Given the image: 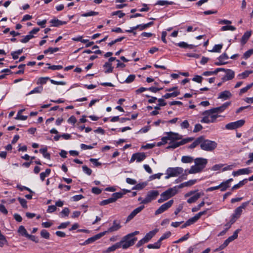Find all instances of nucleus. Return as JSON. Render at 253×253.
I'll return each mask as SVG.
<instances>
[{"instance_id":"obj_12","label":"nucleus","mask_w":253,"mask_h":253,"mask_svg":"<svg viewBox=\"0 0 253 253\" xmlns=\"http://www.w3.org/2000/svg\"><path fill=\"white\" fill-rule=\"evenodd\" d=\"M144 209V206H141L134 209L127 216L126 222H129L138 213L141 212Z\"/></svg>"},{"instance_id":"obj_24","label":"nucleus","mask_w":253,"mask_h":253,"mask_svg":"<svg viewBox=\"0 0 253 253\" xmlns=\"http://www.w3.org/2000/svg\"><path fill=\"white\" fill-rule=\"evenodd\" d=\"M176 44L179 47L184 48H188L190 49H193L194 47H195V46L194 45L188 44L186 42H180L179 43H177Z\"/></svg>"},{"instance_id":"obj_62","label":"nucleus","mask_w":253,"mask_h":253,"mask_svg":"<svg viewBox=\"0 0 253 253\" xmlns=\"http://www.w3.org/2000/svg\"><path fill=\"white\" fill-rule=\"evenodd\" d=\"M205 116L201 120V122L202 123L209 124L211 123L210 118L208 115H204Z\"/></svg>"},{"instance_id":"obj_56","label":"nucleus","mask_w":253,"mask_h":253,"mask_svg":"<svg viewBox=\"0 0 253 253\" xmlns=\"http://www.w3.org/2000/svg\"><path fill=\"white\" fill-rule=\"evenodd\" d=\"M47 65H49L48 69L52 70H60L63 68V66L61 65H51L50 66L49 64H47Z\"/></svg>"},{"instance_id":"obj_31","label":"nucleus","mask_w":253,"mask_h":253,"mask_svg":"<svg viewBox=\"0 0 253 253\" xmlns=\"http://www.w3.org/2000/svg\"><path fill=\"white\" fill-rule=\"evenodd\" d=\"M18 232L20 235H21L22 236H24L26 237H27L29 235L25 227L22 225L20 226L19 227Z\"/></svg>"},{"instance_id":"obj_58","label":"nucleus","mask_w":253,"mask_h":253,"mask_svg":"<svg viewBox=\"0 0 253 253\" xmlns=\"http://www.w3.org/2000/svg\"><path fill=\"white\" fill-rule=\"evenodd\" d=\"M70 212V210L68 208H64L62 211L61 212V214H62V216H68Z\"/></svg>"},{"instance_id":"obj_5","label":"nucleus","mask_w":253,"mask_h":253,"mask_svg":"<svg viewBox=\"0 0 253 253\" xmlns=\"http://www.w3.org/2000/svg\"><path fill=\"white\" fill-rule=\"evenodd\" d=\"M249 203V202L243 203L240 207L235 209L234 211V213L232 214L230 219L231 224H233L234 222H235L236 220L240 217L243 212V210L246 208Z\"/></svg>"},{"instance_id":"obj_10","label":"nucleus","mask_w":253,"mask_h":253,"mask_svg":"<svg viewBox=\"0 0 253 253\" xmlns=\"http://www.w3.org/2000/svg\"><path fill=\"white\" fill-rule=\"evenodd\" d=\"M146 157L145 154L143 152L134 153L132 155L130 160V163H132L134 161L136 162L139 163L143 161Z\"/></svg>"},{"instance_id":"obj_4","label":"nucleus","mask_w":253,"mask_h":253,"mask_svg":"<svg viewBox=\"0 0 253 253\" xmlns=\"http://www.w3.org/2000/svg\"><path fill=\"white\" fill-rule=\"evenodd\" d=\"M184 171L181 167L169 168L166 172L165 179H168L171 177H177L182 174Z\"/></svg>"},{"instance_id":"obj_41","label":"nucleus","mask_w":253,"mask_h":253,"mask_svg":"<svg viewBox=\"0 0 253 253\" xmlns=\"http://www.w3.org/2000/svg\"><path fill=\"white\" fill-rule=\"evenodd\" d=\"M43 90V87L42 86H37L31 90L29 94H31L36 93H41Z\"/></svg>"},{"instance_id":"obj_42","label":"nucleus","mask_w":253,"mask_h":253,"mask_svg":"<svg viewBox=\"0 0 253 253\" xmlns=\"http://www.w3.org/2000/svg\"><path fill=\"white\" fill-rule=\"evenodd\" d=\"M222 47V44H215L212 49L211 50V52H220L221 51V49Z\"/></svg>"},{"instance_id":"obj_44","label":"nucleus","mask_w":253,"mask_h":253,"mask_svg":"<svg viewBox=\"0 0 253 253\" xmlns=\"http://www.w3.org/2000/svg\"><path fill=\"white\" fill-rule=\"evenodd\" d=\"M235 30H236V28L234 26H231V25L224 26L222 27L221 28V31H227V30H230L232 31H234Z\"/></svg>"},{"instance_id":"obj_26","label":"nucleus","mask_w":253,"mask_h":253,"mask_svg":"<svg viewBox=\"0 0 253 253\" xmlns=\"http://www.w3.org/2000/svg\"><path fill=\"white\" fill-rule=\"evenodd\" d=\"M248 179H244L242 181H240L238 184L234 185L232 188V190H235L240 188L241 187L244 185L246 183H247Z\"/></svg>"},{"instance_id":"obj_7","label":"nucleus","mask_w":253,"mask_h":253,"mask_svg":"<svg viewBox=\"0 0 253 253\" xmlns=\"http://www.w3.org/2000/svg\"><path fill=\"white\" fill-rule=\"evenodd\" d=\"M159 195L157 190H151L148 191L144 199L140 202L141 204H147L150 203L153 200H155Z\"/></svg>"},{"instance_id":"obj_34","label":"nucleus","mask_w":253,"mask_h":253,"mask_svg":"<svg viewBox=\"0 0 253 253\" xmlns=\"http://www.w3.org/2000/svg\"><path fill=\"white\" fill-rule=\"evenodd\" d=\"M239 170L240 175L249 174L252 172L250 168L239 169Z\"/></svg>"},{"instance_id":"obj_46","label":"nucleus","mask_w":253,"mask_h":253,"mask_svg":"<svg viewBox=\"0 0 253 253\" xmlns=\"http://www.w3.org/2000/svg\"><path fill=\"white\" fill-rule=\"evenodd\" d=\"M253 85V83L251 84H248L246 87L242 88L240 89V95H241L245 92H246L249 89H250L252 86Z\"/></svg>"},{"instance_id":"obj_18","label":"nucleus","mask_w":253,"mask_h":253,"mask_svg":"<svg viewBox=\"0 0 253 253\" xmlns=\"http://www.w3.org/2000/svg\"><path fill=\"white\" fill-rule=\"evenodd\" d=\"M50 23L51 24V26L53 27H59L66 24V22L60 21L56 18L51 20Z\"/></svg>"},{"instance_id":"obj_1","label":"nucleus","mask_w":253,"mask_h":253,"mask_svg":"<svg viewBox=\"0 0 253 253\" xmlns=\"http://www.w3.org/2000/svg\"><path fill=\"white\" fill-rule=\"evenodd\" d=\"M195 165L191 167L188 173L194 174L201 172L206 167L208 160L203 158H197L194 160Z\"/></svg>"},{"instance_id":"obj_64","label":"nucleus","mask_w":253,"mask_h":253,"mask_svg":"<svg viewBox=\"0 0 253 253\" xmlns=\"http://www.w3.org/2000/svg\"><path fill=\"white\" fill-rule=\"evenodd\" d=\"M203 128L202 126L200 124H196L193 129L194 132H197Z\"/></svg>"},{"instance_id":"obj_40","label":"nucleus","mask_w":253,"mask_h":253,"mask_svg":"<svg viewBox=\"0 0 253 253\" xmlns=\"http://www.w3.org/2000/svg\"><path fill=\"white\" fill-rule=\"evenodd\" d=\"M50 80V79L49 77H41L40 78L38 81L37 84H46L47 81Z\"/></svg>"},{"instance_id":"obj_11","label":"nucleus","mask_w":253,"mask_h":253,"mask_svg":"<svg viewBox=\"0 0 253 253\" xmlns=\"http://www.w3.org/2000/svg\"><path fill=\"white\" fill-rule=\"evenodd\" d=\"M202 114L203 115H208L210 118V121L212 123L215 122L216 119L220 116V115H218L217 114H216V113L212 112L211 109H210L204 111Z\"/></svg>"},{"instance_id":"obj_35","label":"nucleus","mask_w":253,"mask_h":253,"mask_svg":"<svg viewBox=\"0 0 253 253\" xmlns=\"http://www.w3.org/2000/svg\"><path fill=\"white\" fill-rule=\"evenodd\" d=\"M193 161L192 157L188 156H184L181 158V162L183 163H191Z\"/></svg>"},{"instance_id":"obj_38","label":"nucleus","mask_w":253,"mask_h":253,"mask_svg":"<svg viewBox=\"0 0 253 253\" xmlns=\"http://www.w3.org/2000/svg\"><path fill=\"white\" fill-rule=\"evenodd\" d=\"M240 229H237L233 233V235L230 237H229L228 238H227V240L229 241V242H231L232 241H234L235 239H237L238 237V233L240 231Z\"/></svg>"},{"instance_id":"obj_14","label":"nucleus","mask_w":253,"mask_h":253,"mask_svg":"<svg viewBox=\"0 0 253 253\" xmlns=\"http://www.w3.org/2000/svg\"><path fill=\"white\" fill-rule=\"evenodd\" d=\"M235 76V73L233 71L230 69H227L226 70V75L222 78L223 82L229 81L234 78Z\"/></svg>"},{"instance_id":"obj_25","label":"nucleus","mask_w":253,"mask_h":253,"mask_svg":"<svg viewBox=\"0 0 253 253\" xmlns=\"http://www.w3.org/2000/svg\"><path fill=\"white\" fill-rule=\"evenodd\" d=\"M40 152L42 154L44 158L48 160L50 159V155L47 152V149L46 147L40 149Z\"/></svg>"},{"instance_id":"obj_63","label":"nucleus","mask_w":253,"mask_h":253,"mask_svg":"<svg viewBox=\"0 0 253 253\" xmlns=\"http://www.w3.org/2000/svg\"><path fill=\"white\" fill-rule=\"evenodd\" d=\"M70 222L69 221L63 222L57 227V228L59 229H65L67 227V226L70 224Z\"/></svg>"},{"instance_id":"obj_15","label":"nucleus","mask_w":253,"mask_h":253,"mask_svg":"<svg viewBox=\"0 0 253 253\" xmlns=\"http://www.w3.org/2000/svg\"><path fill=\"white\" fill-rule=\"evenodd\" d=\"M232 94L229 90H225L219 93L218 98L225 100L230 98Z\"/></svg>"},{"instance_id":"obj_27","label":"nucleus","mask_w":253,"mask_h":253,"mask_svg":"<svg viewBox=\"0 0 253 253\" xmlns=\"http://www.w3.org/2000/svg\"><path fill=\"white\" fill-rule=\"evenodd\" d=\"M103 68H106L105 71V73H110L113 72V68L112 67V64L109 62H106L103 65Z\"/></svg>"},{"instance_id":"obj_23","label":"nucleus","mask_w":253,"mask_h":253,"mask_svg":"<svg viewBox=\"0 0 253 253\" xmlns=\"http://www.w3.org/2000/svg\"><path fill=\"white\" fill-rule=\"evenodd\" d=\"M202 140V136L197 138L189 146V148L193 149L195 148L197 145H200Z\"/></svg>"},{"instance_id":"obj_6","label":"nucleus","mask_w":253,"mask_h":253,"mask_svg":"<svg viewBox=\"0 0 253 253\" xmlns=\"http://www.w3.org/2000/svg\"><path fill=\"white\" fill-rule=\"evenodd\" d=\"M137 238L136 237L130 238V237H126V235L123 238L119 243H120V248L122 247L123 249H126L133 246Z\"/></svg>"},{"instance_id":"obj_19","label":"nucleus","mask_w":253,"mask_h":253,"mask_svg":"<svg viewBox=\"0 0 253 253\" xmlns=\"http://www.w3.org/2000/svg\"><path fill=\"white\" fill-rule=\"evenodd\" d=\"M158 230L156 229L154 230L150 231L149 233H147L146 235L144 237V239L146 240L147 242H148L158 232Z\"/></svg>"},{"instance_id":"obj_39","label":"nucleus","mask_w":253,"mask_h":253,"mask_svg":"<svg viewBox=\"0 0 253 253\" xmlns=\"http://www.w3.org/2000/svg\"><path fill=\"white\" fill-rule=\"evenodd\" d=\"M219 186L221 191H225L230 185H228L225 181H223L219 185Z\"/></svg>"},{"instance_id":"obj_22","label":"nucleus","mask_w":253,"mask_h":253,"mask_svg":"<svg viewBox=\"0 0 253 253\" xmlns=\"http://www.w3.org/2000/svg\"><path fill=\"white\" fill-rule=\"evenodd\" d=\"M251 35V32H246L244 33L241 39V43L242 44H245Z\"/></svg>"},{"instance_id":"obj_47","label":"nucleus","mask_w":253,"mask_h":253,"mask_svg":"<svg viewBox=\"0 0 253 253\" xmlns=\"http://www.w3.org/2000/svg\"><path fill=\"white\" fill-rule=\"evenodd\" d=\"M59 50V49L58 47H49L47 49L45 50L43 52L44 54H47L48 53H53L58 51Z\"/></svg>"},{"instance_id":"obj_53","label":"nucleus","mask_w":253,"mask_h":253,"mask_svg":"<svg viewBox=\"0 0 253 253\" xmlns=\"http://www.w3.org/2000/svg\"><path fill=\"white\" fill-rule=\"evenodd\" d=\"M33 38H34V36L29 34L26 36L23 39H21L20 42L22 43H26Z\"/></svg>"},{"instance_id":"obj_43","label":"nucleus","mask_w":253,"mask_h":253,"mask_svg":"<svg viewBox=\"0 0 253 253\" xmlns=\"http://www.w3.org/2000/svg\"><path fill=\"white\" fill-rule=\"evenodd\" d=\"M114 202H115L114 200L112 198V197H111L108 199L104 200H103L102 201H101L100 202V205L101 206H104V205H106L107 204H109L110 203H112Z\"/></svg>"},{"instance_id":"obj_20","label":"nucleus","mask_w":253,"mask_h":253,"mask_svg":"<svg viewBox=\"0 0 253 253\" xmlns=\"http://www.w3.org/2000/svg\"><path fill=\"white\" fill-rule=\"evenodd\" d=\"M120 248V243H119V242L116 243L115 244L113 245V246L109 247L107 248V249L104 251L103 253H109L115 251L116 249H119Z\"/></svg>"},{"instance_id":"obj_32","label":"nucleus","mask_w":253,"mask_h":253,"mask_svg":"<svg viewBox=\"0 0 253 253\" xmlns=\"http://www.w3.org/2000/svg\"><path fill=\"white\" fill-rule=\"evenodd\" d=\"M179 94V92L178 91H175L172 93H168L165 94L163 96V97L165 99H168L169 98H170L171 97H176Z\"/></svg>"},{"instance_id":"obj_29","label":"nucleus","mask_w":253,"mask_h":253,"mask_svg":"<svg viewBox=\"0 0 253 253\" xmlns=\"http://www.w3.org/2000/svg\"><path fill=\"white\" fill-rule=\"evenodd\" d=\"M50 172L51 169H47L44 172H41L40 173V178L42 181H44L45 178L50 174Z\"/></svg>"},{"instance_id":"obj_52","label":"nucleus","mask_w":253,"mask_h":253,"mask_svg":"<svg viewBox=\"0 0 253 253\" xmlns=\"http://www.w3.org/2000/svg\"><path fill=\"white\" fill-rule=\"evenodd\" d=\"M123 195V194L121 192H116L113 194L112 197L115 202L118 199L122 198Z\"/></svg>"},{"instance_id":"obj_60","label":"nucleus","mask_w":253,"mask_h":253,"mask_svg":"<svg viewBox=\"0 0 253 253\" xmlns=\"http://www.w3.org/2000/svg\"><path fill=\"white\" fill-rule=\"evenodd\" d=\"M125 15V14L121 10L114 11L112 13V15H117L119 18L123 17Z\"/></svg>"},{"instance_id":"obj_17","label":"nucleus","mask_w":253,"mask_h":253,"mask_svg":"<svg viewBox=\"0 0 253 253\" xmlns=\"http://www.w3.org/2000/svg\"><path fill=\"white\" fill-rule=\"evenodd\" d=\"M120 222H118L116 220L113 221V225L108 229V232H112L118 231L121 228Z\"/></svg>"},{"instance_id":"obj_51","label":"nucleus","mask_w":253,"mask_h":253,"mask_svg":"<svg viewBox=\"0 0 253 253\" xmlns=\"http://www.w3.org/2000/svg\"><path fill=\"white\" fill-rule=\"evenodd\" d=\"M198 219L197 218V217L195 215L194 216L192 217V218H190L186 221V224L188 226L194 224L195 223Z\"/></svg>"},{"instance_id":"obj_21","label":"nucleus","mask_w":253,"mask_h":253,"mask_svg":"<svg viewBox=\"0 0 253 253\" xmlns=\"http://www.w3.org/2000/svg\"><path fill=\"white\" fill-rule=\"evenodd\" d=\"M201 194L200 193H196L191 196L189 199L187 200V202L189 204H191L195 202L200 197Z\"/></svg>"},{"instance_id":"obj_36","label":"nucleus","mask_w":253,"mask_h":253,"mask_svg":"<svg viewBox=\"0 0 253 253\" xmlns=\"http://www.w3.org/2000/svg\"><path fill=\"white\" fill-rule=\"evenodd\" d=\"M7 244V241L5 237L0 232V247L2 248Z\"/></svg>"},{"instance_id":"obj_48","label":"nucleus","mask_w":253,"mask_h":253,"mask_svg":"<svg viewBox=\"0 0 253 253\" xmlns=\"http://www.w3.org/2000/svg\"><path fill=\"white\" fill-rule=\"evenodd\" d=\"M41 236L42 238H43L46 239H48L50 237V234L48 232H47L45 230H42L41 231Z\"/></svg>"},{"instance_id":"obj_55","label":"nucleus","mask_w":253,"mask_h":253,"mask_svg":"<svg viewBox=\"0 0 253 253\" xmlns=\"http://www.w3.org/2000/svg\"><path fill=\"white\" fill-rule=\"evenodd\" d=\"M135 76L134 75H130L125 81V83L129 84L132 82L135 79Z\"/></svg>"},{"instance_id":"obj_9","label":"nucleus","mask_w":253,"mask_h":253,"mask_svg":"<svg viewBox=\"0 0 253 253\" xmlns=\"http://www.w3.org/2000/svg\"><path fill=\"white\" fill-rule=\"evenodd\" d=\"M173 203V200H169V201H168V202L163 204L159 207V208L158 210H157L155 211V214L158 215V214H161V213L164 212V211H167L168 209H169L170 207H171V206L172 205Z\"/></svg>"},{"instance_id":"obj_33","label":"nucleus","mask_w":253,"mask_h":253,"mask_svg":"<svg viewBox=\"0 0 253 253\" xmlns=\"http://www.w3.org/2000/svg\"><path fill=\"white\" fill-rule=\"evenodd\" d=\"M174 3L172 1H169L168 0H160L157 1L156 3V5H159L161 6L163 5H172Z\"/></svg>"},{"instance_id":"obj_2","label":"nucleus","mask_w":253,"mask_h":253,"mask_svg":"<svg viewBox=\"0 0 253 253\" xmlns=\"http://www.w3.org/2000/svg\"><path fill=\"white\" fill-rule=\"evenodd\" d=\"M217 144L216 142L209 139H205L202 136L201 143V149L206 151H212L217 147Z\"/></svg>"},{"instance_id":"obj_28","label":"nucleus","mask_w":253,"mask_h":253,"mask_svg":"<svg viewBox=\"0 0 253 253\" xmlns=\"http://www.w3.org/2000/svg\"><path fill=\"white\" fill-rule=\"evenodd\" d=\"M253 73L252 71H246L238 75L239 79H243L247 78L250 74Z\"/></svg>"},{"instance_id":"obj_50","label":"nucleus","mask_w":253,"mask_h":253,"mask_svg":"<svg viewBox=\"0 0 253 253\" xmlns=\"http://www.w3.org/2000/svg\"><path fill=\"white\" fill-rule=\"evenodd\" d=\"M146 185L147 184L146 182L139 183L138 184H136L133 189L138 190H141L143 188H144L146 186Z\"/></svg>"},{"instance_id":"obj_59","label":"nucleus","mask_w":253,"mask_h":253,"mask_svg":"<svg viewBox=\"0 0 253 253\" xmlns=\"http://www.w3.org/2000/svg\"><path fill=\"white\" fill-rule=\"evenodd\" d=\"M98 240L97 237L96 236V235L90 237L88 239H87L85 241V243H87V244L92 243L95 241L96 240Z\"/></svg>"},{"instance_id":"obj_61","label":"nucleus","mask_w":253,"mask_h":253,"mask_svg":"<svg viewBox=\"0 0 253 253\" xmlns=\"http://www.w3.org/2000/svg\"><path fill=\"white\" fill-rule=\"evenodd\" d=\"M253 54V49H250L248 51H247L244 54V58L245 59H248L249 57H250L251 55Z\"/></svg>"},{"instance_id":"obj_8","label":"nucleus","mask_w":253,"mask_h":253,"mask_svg":"<svg viewBox=\"0 0 253 253\" xmlns=\"http://www.w3.org/2000/svg\"><path fill=\"white\" fill-rule=\"evenodd\" d=\"M245 123L244 120L231 122L225 126V128L228 130H233L242 126Z\"/></svg>"},{"instance_id":"obj_49","label":"nucleus","mask_w":253,"mask_h":253,"mask_svg":"<svg viewBox=\"0 0 253 253\" xmlns=\"http://www.w3.org/2000/svg\"><path fill=\"white\" fill-rule=\"evenodd\" d=\"M98 14V12L91 11H89L88 12L83 13L82 14L81 16L82 17H88V16H95V15H97Z\"/></svg>"},{"instance_id":"obj_16","label":"nucleus","mask_w":253,"mask_h":253,"mask_svg":"<svg viewBox=\"0 0 253 253\" xmlns=\"http://www.w3.org/2000/svg\"><path fill=\"white\" fill-rule=\"evenodd\" d=\"M168 137H169V140L173 141L176 140H179L181 138V136L178 133H173L172 132H169L167 133Z\"/></svg>"},{"instance_id":"obj_13","label":"nucleus","mask_w":253,"mask_h":253,"mask_svg":"<svg viewBox=\"0 0 253 253\" xmlns=\"http://www.w3.org/2000/svg\"><path fill=\"white\" fill-rule=\"evenodd\" d=\"M231 103L230 102H227L223 104L221 106L213 108L211 109L212 112H215L216 114L218 113H221L223 112L230 105Z\"/></svg>"},{"instance_id":"obj_30","label":"nucleus","mask_w":253,"mask_h":253,"mask_svg":"<svg viewBox=\"0 0 253 253\" xmlns=\"http://www.w3.org/2000/svg\"><path fill=\"white\" fill-rule=\"evenodd\" d=\"M161 244L162 243L158 240V241L154 244L148 245L147 248L148 249H158L160 248Z\"/></svg>"},{"instance_id":"obj_3","label":"nucleus","mask_w":253,"mask_h":253,"mask_svg":"<svg viewBox=\"0 0 253 253\" xmlns=\"http://www.w3.org/2000/svg\"><path fill=\"white\" fill-rule=\"evenodd\" d=\"M177 192V186H174L172 188H170L161 194V198L158 200V202L159 203H163V202L168 200L171 197L175 195Z\"/></svg>"},{"instance_id":"obj_54","label":"nucleus","mask_w":253,"mask_h":253,"mask_svg":"<svg viewBox=\"0 0 253 253\" xmlns=\"http://www.w3.org/2000/svg\"><path fill=\"white\" fill-rule=\"evenodd\" d=\"M18 200L19 201L20 204H21L23 208H27V201L25 199L20 197H18Z\"/></svg>"},{"instance_id":"obj_45","label":"nucleus","mask_w":253,"mask_h":253,"mask_svg":"<svg viewBox=\"0 0 253 253\" xmlns=\"http://www.w3.org/2000/svg\"><path fill=\"white\" fill-rule=\"evenodd\" d=\"M171 235V232L170 231H167L164 233L158 240L159 242L162 243V241L165 239H166L170 237Z\"/></svg>"},{"instance_id":"obj_37","label":"nucleus","mask_w":253,"mask_h":253,"mask_svg":"<svg viewBox=\"0 0 253 253\" xmlns=\"http://www.w3.org/2000/svg\"><path fill=\"white\" fill-rule=\"evenodd\" d=\"M181 146L180 142H170L169 145L167 147V149H175Z\"/></svg>"},{"instance_id":"obj_57","label":"nucleus","mask_w":253,"mask_h":253,"mask_svg":"<svg viewBox=\"0 0 253 253\" xmlns=\"http://www.w3.org/2000/svg\"><path fill=\"white\" fill-rule=\"evenodd\" d=\"M82 168L83 171L84 173H86L87 175H90L91 174L92 170L88 168L87 166H83Z\"/></svg>"}]
</instances>
